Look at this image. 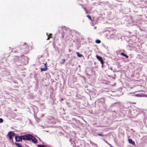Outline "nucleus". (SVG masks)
Segmentation results:
<instances>
[{
	"label": "nucleus",
	"instance_id": "nucleus-1",
	"mask_svg": "<svg viewBox=\"0 0 147 147\" xmlns=\"http://www.w3.org/2000/svg\"><path fill=\"white\" fill-rule=\"evenodd\" d=\"M26 140L28 141L31 140L32 142L35 144L38 143V140L36 138L31 134L26 135Z\"/></svg>",
	"mask_w": 147,
	"mask_h": 147
},
{
	"label": "nucleus",
	"instance_id": "nucleus-2",
	"mask_svg": "<svg viewBox=\"0 0 147 147\" xmlns=\"http://www.w3.org/2000/svg\"><path fill=\"white\" fill-rule=\"evenodd\" d=\"M15 140L16 142H21L22 140H26V135L20 136H16L15 138Z\"/></svg>",
	"mask_w": 147,
	"mask_h": 147
},
{
	"label": "nucleus",
	"instance_id": "nucleus-3",
	"mask_svg": "<svg viewBox=\"0 0 147 147\" xmlns=\"http://www.w3.org/2000/svg\"><path fill=\"white\" fill-rule=\"evenodd\" d=\"M96 57L97 59L101 63L102 65V67L104 63L102 57L98 55H96Z\"/></svg>",
	"mask_w": 147,
	"mask_h": 147
},
{
	"label": "nucleus",
	"instance_id": "nucleus-4",
	"mask_svg": "<svg viewBox=\"0 0 147 147\" xmlns=\"http://www.w3.org/2000/svg\"><path fill=\"white\" fill-rule=\"evenodd\" d=\"M15 134V133L13 131H9L8 132L7 134V136H8L10 140L12 139V137Z\"/></svg>",
	"mask_w": 147,
	"mask_h": 147
},
{
	"label": "nucleus",
	"instance_id": "nucleus-5",
	"mask_svg": "<svg viewBox=\"0 0 147 147\" xmlns=\"http://www.w3.org/2000/svg\"><path fill=\"white\" fill-rule=\"evenodd\" d=\"M29 47H27L25 48V49H24L23 51L25 54H26L29 53Z\"/></svg>",
	"mask_w": 147,
	"mask_h": 147
},
{
	"label": "nucleus",
	"instance_id": "nucleus-6",
	"mask_svg": "<svg viewBox=\"0 0 147 147\" xmlns=\"http://www.w3.org/2000/svg\"><path fill=\"white\" fill-rule=\"evenodd\" d=\"M128 142L129 144H131L134 145H135V143L134 141H133L132 139H128Z\"/></svg>",
	"mask_w": 147,
	"mask_h": 147
},
{
	"label": "nucleus",
	"instance_id": "nucleus-7",
	"mask_svg": "<svg viewBox=\"0 0 147 147\" xmlns=\"http://www.w3.org/2000/svg\"><path fill=\"white\" fill-rule=\"evenodd\" d=\"M120 55L125 57L126 58H128V56L123 53H121L120 54Z\"/></svg>",
	"mask_w": 147,
	"mask_h": 147
},
{
	"label": "nucleus",
	"instance_id": "nucleus-8",
	"mask_svg": "<svg viewBox=\"0 0 147 147\" xmlns=\"http://www.w3.org/2000/svg\"><path fill=\"white\" fill-rule=\"evenodd\" d=\"M41 71H47L48 69L47 67H45L44 68H41L40 69Z\"/></svg>",
	"mask_w": 147,
	"mask_h": 147
},
{
	"label": "nucleus",
	"instance_id": "nucleus-9",
	"mask_svg": "<svg viewBox=\"0 0 147 147\" xmlns=\"http://www.w3.org/2000/svg\"><path fill=\"white\" fill-rule=\"evenodd\" d=\"M15 144L18 147H22V145L20 143H15Z\"/></svg>",
	"mask_w": 147,
	"mask_h": 147
},
{
	"label": "nucleus",
	"instance_id": "nucleus-10",
	"mask_svg": "<svg viewBox=\"0 0 147 147\" xmlns=\"http://www.w3.org/2000/svg\"><path fill=\"white\" fill-rule=\"evenodd\" d=\"M76 53L77 56L79 57H81L82 56V55L80 54L78 52H77Z\"/></svg>",
	"mask_w": 147,
	"mask_h": 147
},
{
	"label": "nucleus",
	"instance_id": "nucleus-11",
	"mask_svg": "<svg viewBox=\"0 0 147 147\" xmlns=\"http://www.w3.org/2000/svg\"><path fill=\"white\" fill-rule=\"evenodd\" d=\"M96 42L97 43L99 44L101 42V41L98 39H97L96 40Z\"/></svg>",
	"mask_w": 147,
	"mask_h": 147
},
{
	"label": "nucleus",
	"instance_id": "nucleus-12",
	"mask_svg": "<svg viewBox=\"0 0 147 147\" xmlns=\"http://www.w3.org/2000/svg\"><path fill=\"white\" fill-rule=\"evenodd\" d=\"M98 136H105L102 133H98Z\"/></svg>",
	"mask_w": 147,
	"mask_h": 147
},
{
	"label": "nucleus",
	"instance_id": "nucleus-13",
	"mask_svg": "<svg viewBox=\"0 0 147 147\" xmlns=\"http://www.w3.org/2000/svg\"><path fill=\"white\" fill-rule=\"evenodd\" d=\"M61 60L62 61V63L64 64L65 61V60L64 59H62Z\"/></svg>",
	"mask_w": 147,
	"mask_h": 147
},
{
	"label": "nucleus",
	"instance_id": "nucleus-14",
	"mask_svg": "<svg viewBox=\"0 0 147 147\" xmlns=\"http://www.w3.org/2000/svg\"><path fill=\"white\" fill-rule=\"evenodd\" d=\"M87 16L88 17V18L90 21L92 20V18L91 16H90L89 15H87Z\"/></svg>",
	"mask_w": 147,
	"mask_h": 147
},
{
	"label": "nucleus",
	"instance_id": "nucleus-15",
	"mask_svg": "<svg viewBox=\"0 0 147 147\" xmlns=\"http://www.w3.org/2000/svg\"><path fill=\"white\" fill-rule=\"evenodd\" d=\"M3 121V120L2 118H0V123H2Z\"/></svg>",
	"mask_w": 147,
	"mask_h": 147
},
{
	"label": "nucleus",
	"instance_id": "nucleus-16",
	"mask_svg": "<svg viewBox=\"0 0 147 147\" xmlns=\"http://www.w3.org/2000/svg\"><path fill=\"white\" fill-rule=\"evenodd\" d=\"M47 35L48 36H50V37L52 36H51L52 35V34H51V33L50 34H49V35H48V33H47Z\"/></svg>",
	"mask_w": 147,
	"mask_h": 147
},
{
	"label": "nucleus",
	"instance_id": "nucleus-17",
	"mask_svg": "<svg viewBox=\"0 0 147 147\" xmlns=\"http://www.w3.org/2000/svg\"><path fill=\"white\" fill-rule=\"evenodd\" d=\"M44 65L45 67H47V62L44 64Z\"/></svg>",
	"mask_w": 147,
	"mask_h": 147
},
{
	"label": "nucleus",
	"instance_id": "nucleus-18",
	"mask_svg": "<svg viewBox=\"0 0 147 147\" xmlns=\"http://www.w3.org/2000/svg\"><path fill=\"white\" fill-rule=\"evenodd\" d=\"M48 36V38L47 39V40H49L50 38H52V36L50 37L49 36Z\"/></svg>",
	"mask_w": 147,
	"mask_h": 147
},
{
	"label": "nucleus",
	"instance_id": "nucleus-19",
	"mask_svg": "<svg viewBox=\"0 0 147 147\" xmlns=\"http://www.w3.org/2000/svg\"><path fill=\"white\" fill-rule=\"evenodd\" d=\"M105 142L107 143V144H109V143H108V142L106 140H105Z\"/></svg>",
	"mask_w": 147,
	"mask_h": 147
},
{
	"label": "nucleus",
	"instance_id": "nucleus-20",
	"mask_svg": "<svg viewBox=\"0 0 147 147\" xmlns=\"http://www.w3.org/2000/svg\"><path fill=\"white\" fill-rule=\"evenodd\" d=\"M63 100H63V98H61V100H63Z\"/></svg>",
	"mask_w": 147,
	"mask_h": 147
},
{
	"label": "nucleus",
	"instance_id": "nucleus-21",
	"mask_svg": "<svg viewBox=\"0 0 147 147\" xmlns=\"http://www.w3.org/2000/svg\"><path fill=\"white\" fill-rule=\"evenodd\" d=\"M64 37V35H63V36H62V38H63Z\"/></svg>",
	"mask_w": 147,
	"mask_h": 147
}]
</instances>
